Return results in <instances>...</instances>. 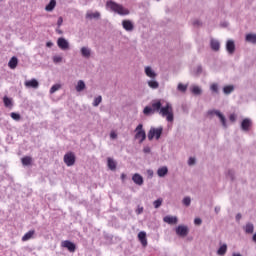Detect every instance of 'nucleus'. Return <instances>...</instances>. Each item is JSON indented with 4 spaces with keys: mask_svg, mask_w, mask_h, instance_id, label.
<instances>
[{
    "mask_svg": "<svg viewBox=\"0 0 256 256\" xmlns=\"http://www.w3.org/2000/svg\"><path fill=\"white\" fill-rule=\"evenodd\" d=\"M107 9H110L113 13H117V15H120L121 17H126L127 15L131 14V11H129L128 8H125V6L110 0L106 3Z\"/></svg>",
    "mask_w": 256,
    "mask_h": 256,
    "instance_id": "obj_1",
    "label": "nucleus"
},
{
    "mask_svg": "<svg viewBox=\"0 0 256 256\" xmlns=\"http://www.w3.org/2000/svg\"><path fill=\"white\" fill-rule=\"evenodd\" d=\"M161 117H164L168 123L175 121V113L173 112V105L169 102L165 104L160 110Z\"/></svg>",
    "mask_w": 256,
    "mask_h": 256,
    "instance_id": "obj_2",
    "label": "nucleus"
},
{
    "mask_svg": "<svg viewBox=\"0 0 256 256\" xmlns=\"http://www.w3.org/2000/svg\"><path fill=\"white\" fill-rule=\"evenodd\" d=\"M161 135H163V127L160 126L158 128L151 127L149 132H148V139L149 141H153V139L156 138L157 141L161 139Z\"/></svg>",
    "mask_w": 256,
    "mask_h": 256,
    "instance_id": "obj_3",
    "label": "nucleus"
},
{
    "mask_svg": "<svg viewBox=\"0 0 256 256\" xmlns=\"http://www.w3.org/2000/svg\"><path fill=\"white\" fill-rule=\"evenodd\" d=\"M213 115H216V117H218L220 119V122L222 124V127H224V129H227V119L225 118V116L221 113V111L219 110H208L207 112V116L208 117H213Z\"/></svg>",
    "mask_w": 256,
    "mask_h": 256,
    "instance_id": "obj_4",
    "label": "nucleus"
},
{
    "mask_svg": "<svg viewBox=\"0 0 256 256\" xmlns=\"http://www.w3.org/2000/svg\"><path fill=\"white\" fill-rule=\"evenodd\" d=\"M135 139L139 141V143H143L147 139V133H145V130L143 129V124H139L135 128Z\"/></svg>",
    "mask_w": 256,
    "mask_h": 256,
    "instance_id": "obj_5",
    "label": "nucleus"
},
{
    "mask_svg": "<svg viewBox=\"0 0 256 256\" xmlns=\"http://www.w3.org/2000/svg\"><path fill=\"white\" fill-rule=\"evenodd\" d=\"M61 247H63L64 249H68V251L70 253H75L77 246L75 245V243L69 241V240H64L61 242Z\"/></svg>",
    "mask_w": 256,
    "mask_h": 256,
    "instance_id": "obj_6",
    "label": "nucleus"
},
{
    "mask_svg": "<svg viewBox=\"0 0 256 256\" xmlns=\"http://www.w3.org/2000/svg\"><path fill=\"white\" fill-rule=\"evenodd\" d=\"M57 46L59 47V49H61L62 51H67L69 50V41H67V39L60 37L57 40Z\"/></svg>",
    "mask_w": 256,
    "mask_h": 256,
    "instance_id": "obj_7",
    "label": "nucleus"
},
{
    "mask_svg": "<svg viewBox=\"0 0 256 256\" xmlns=\"http://www.w3.org/2000/svg\"><path fill=\"white\" fill-rule=\"evenodd\" d=\"M176 233L180 237H187V235H189V228L187 226H185V225H179L176 228Z\"/></svg>",
    "mask_w": 256,
    "mask_h": 256,
    "instance_id": "obj_8",
    "label": "nucleus"
},
{
    "mask_svg": "<svg viewBox=\"0 0 256 256\" xmlns=\"http://www.w3.org/2000/svg\"><path fill=\"white\" fill-rule=\"evenodd\" d=\"M122 27L128 33H131V31H133L135 29V24H133V21H131V20H123L122 21Z\"/></svg>",
    "mask_w": 256,
    "mask_h": 256,
    "instance_id": "obj_9",
    "label": "nucleus"
},
{
    "mask_svg": "<svg viewBox=\"0 0 256 256\" xmlns=\"http://www.w3.org/2000/svg\"><path fill=\"white\" fill-rule=\"evenodd\" d=\"M189 89L192 95L199 96L203 94V89L197 84H192Z\"/></svg>",
    "mask_w": 256,
    "mask_h": 256,
    "instance_id": "obj_10",
    "label": "nucleus"
},
{
    "mask_svg": "<svg viewBox=\"0 0 256 256\" xmlns=\"http://www.w3.org/2000/svg\"><path fill=\"white\" fill-rule=\"evenodd\" d=\"M226 51L229 55H233L235 53V41L227 40Z\"/></svg>",
    "mask_w": 256,
    "mask_h": 256,
    "instance_id": "obj_11",
    "label": "nucleus"
},
{
    "mask_svg": "<svg viewBox=\"0 0 256 256\" xmlns=\"http://www.w3.org/2000/svg\"><path fill=\"white\" fill-rule=\"evenodd\" d=\"M161 109H163V104L161 103V100L152 101V111L160 114Z\"/></svg>",
    "mask_w": 256,
    "mask_h": 256,
    "instance_id": "obj_12",
    "label": "nucleus"
},
{
    "mask_svg": "<svg viewBox=\"0 0 256 256\" xmlns=\"http://www.w3.org/2000/svg\"><path fill=\"white\" fill-rule=\"evenodd\" d=\"M144 73L145 75H147L150 79H156L157 78V73L155 72V70H153V68H151L150 66H146L144 68Z\"/></svg>",
    "mask_w": 256,
    "mask_h": 256,
    "instance_id": "obj_13",
    "label": "nucleus"
},
{
    "mask_svg": "<svg viewBox=\"0 0 256 256\" xmlns=\"http://www.w3.org/2000/svg\"><path fill=\"white\" fill-rule=\"evenodd\" d=\"M25 87H28V89H38L39 88V82L36 79L28 80L24 83Z\"/></svg>",
    "mask_w": 256,
    "mask_h": 256,
    "instance_id": "obj_14",
    "label": "nucleus"
},
{
    "mask_svg": "<svg viewBox=\"0 0 256 256\" xmlns=\"http://www.w3.org/2000/svg\"><path fill=\"white\" fill-rule=\"evenodd\" d=\"M138 239L143 247H147V233L145 231L138 233Z\"/></svg>",
    "mask_w": 256,
    "mask_h": 256,
    "instance_id": "obj_15",
    "label": "nucleus"
},
{
    "mask_svg": "<svg viewBox=\"0 0 256 256\" xmlns=\"http://www.w3.org/2000/svg\"><path fill=\"white\" fill-rule=\"evenodd\" d=\"M251 123H252L251 119H249V118L242 120V122H241L242 131H245V132L249 131V129L251 128Z\"/></svg>",
    "mask_w": 256,
    "mask_h": 256,
    "instance_id": "obj_16",
    "label": "nucleus"
},
{
    "mask_svg": "<svg viewBox=\"0 0 256 256\" xmlns=\"http://www.w3.org/2000/svg\"><path fill=\"white\" fill-rule=\"evenodd\" d=\"M164 223H168V225H177V217L176 216H165L163 218Z\"/></svg>",
    "mask_w": 256,
    "mask_h": 256,
    "instance_id": "obj_17",
    "label": "nucleus"
},
{
    "mask_svg": "<svg viewBox=\"0 0 256 256\" xmlns=\"http://www.w3.org/2000/svg\"><path fill=\"white\" fill-rule=\"evenodd\" d=\"M210 47L212 51H219V49H221V43H219V40L217 39H211Z\"/></svg>",
    "mask_w": 256,
    "mask_h": 256,
    "instance_id": "obj_18",
    "label": "nucleus"
},
{
    "mask_svg": "<svg viewBox=\"0 0 256 256\" xmlns=\"http://www.w3.org/2000/svg\"><path fill=\"white\" fill-rule=\"evenodd\" d=\"M80 53L82 57H84L85 59H89V57H91V48L84 46L80 49Z\"/></svg>",
    "mask_w": 256,
    "mask_h": 256,
    "instance_id": "obj_19",
    "label": "nucleus"
},
{
    "mask_svg": "<svg viewBox=\"0 0 256 256\" xmlns=\"http://www.w3.org/2000/svg\"><path fill=\"white\" fill-rule=\"evenodd\" d=\"M55 7H57V1L50 0V2L45 6V11L51 13L55 9Z\"/></svg>",
    "mask_w": 256,
    "mask_h": 256,
    "instance_id": "obj_20",
    "label": "nucleus"
},
{
    "mask_svg": "<svg viewBox=\"0 0 256 256\" xmlns=\"http://www.w3.org/2000/svg\"><path fill=\"white\" fill-rule=\"evenodd\" d=\"M86 19H101V13L88 11L86 13Z\"/></svg>",
    "mask_w": 256,
    "mask_h": 256,
    "instance_id": "obj_21",
    "label": "nucleus"
},
{
    "mask_svg": "<svg viewBox=\"0 0 256 256\" xmlns=\"http://www.w3.org/2000/svg\"><path fill=\"white\" fill-rule=\"evenodd\" d=\"M19 64V60L17 57L13 56L10 61L8 62V67L10 69H17V65Z\"/></svg>",
    "mask_w": 256,
    "mask_h": 256,
    "instance_id": "obj_22",
    "label": "nucleus"
},
{
    "mask_svg": "<svg viewBox=\"0 0 256 256\" xmlns=\"http://www.w3.org/2000/svg\"><path fill=\"white\" fill-rule=\"evenodd\" d=\"M245 41L247 43H252L253 45H256V34L254 33H249L245 37Z\"/></svg>",
    "mask_w": 256,
    "mask_h": 256,
    "instance_id": "obj_23",
    "label": "nucleus"
},
{
    "mask_svg": "<svg viewBox=\"0 0 256 256\" xmlns=\"http://www.w3.org/2000/svg\"><path fill=\"white\" fill-rule=\"evenodd\" d=\"M132 181L136 185H143V176L139 175V174H134L133 177H132Z\"/></svg>",
    "mask_w": 256,
    "mask_h": 256,
    "instance_id": "obj_24",
    "label": "nucleus"
},
{
    "mask_svg": "<svg viewBox=\"0 0 256 256\" xmlns=\"http://www.w3.org/2000/svg\"><path fill=\"white\" fill-rule=\"evenodd\" d=\"M3 103L4 106L7 107L8 109H11L13 107V98H9L7 96L3 97Z\"/></svg>",
    "mask_w": 256,
    "mask_h": 256,
    "instance_id": "obj_25",
    "label": "nucleus"
},
{
    "mask_svg": "<svg viewBox=\"0 0 256 256\" xmlns=\"http://www.w3.org/2000/svg\"><path fill=\"white\" fill-rule=\"evenodd\" d=\"M85 87H86L85 81L79 80L77 82L75 89H76L77 93H81V91H85Z\"/></svg>",
    "mask_w": 256,
    "mask_h": 256,
    "instance_id": "obj_26",
    "label": "nucleus"
},
{
    "mask_svg": "<svg viewBox=\"0 0 256 256\" xmlns=\"http://www.w3.org/2000/svg\"><path fill=\"white\" fill-rule=\"evenodd\" d=\"M235 91V86L234 85H227L223 87V93L224 95H231Z\"/></svg>",
    "mask_w": 256,
    "mask_h": 256,
    "instance_id": "obj_27",
    "label": "nucleus"
},
{
    "mask_svg": "<svg viewBox=\"0 0 256 256\" xmlns=\"http://www.w3.org/2000/svg\"><path fill=\"white\" fill-rule=\"evenodd\" d=\"M167 173H169V169L167 168V166H163L157 170L158 177H165Z\"/></svg>",
    "mask_w": 256,
    "mask_h": 256,
    "instance_id": "obj_28",
    "label": "nucleus"
},
{
    "mask_svg": "<svg viewBox=\"0 0 256 256\" xmlns=\"http://www.w3.org/2000/svg\"><path fill=\"white\" fill-rule=\"evenodd\" d=\"M147 85L150 89H159V82L155 79L148 80Z\"/></svg>",
    "mask_w": 256,
    "mask_h": 256,
    "instance_id": "obj_29",
    "label": "nucleus"
},
{
    "mask_svg": "<svg viewBox=\"0 0 256 256\" xmlns=\"http://www.w3.org/2000/svg\"><path fill=\"white\" fill-rule=\"evenodd\" d=\"M33 235H35V230L28 231L23 237L22 241H29V239H33Z\"/></svg>",
    "mask_w": 256,
    "mask_h": 256,
    "instance_id": "obj_30",
    "label": "nucleus"
},
{
    "mask_svg": "<svg viewBox=\"0 0 256 256\" xmlns=\"http://www.w3.org/2000/svg\"><path fill=\"white\" fill-rule=\"evenodd\" d=\"M254 230H255V227L253 226L252 223H247L246 226L244 227V231H245V233H247L248 235H251Z\"/></svg>",
    "mask_w": 256,
    "mask_h": 256,
    "instance_id": "obj_31",
    "label": "nucleus"
},
{
    "mask_svg": "<svg viewBox=\"0 0 256 256\" xmlns=\"http://www.w3.org/2000/svg\"><path fill=\"white\" fill-rule=\"evenodd\" d=\"M188 87H189V84L179 83L177 86V89H178V91H180V93H186Z\"/></svg>",
    "mask_w": 256,
    "mask_h": 256,
    "instance_id": "obj_32",
    "label": "nucleus"
},
{
    "mask_svg": "<svg viewBox=\"0 0 256 256\" xmlns=\"http://www.w3.org/2000/svg\"><path fill=\"white\" fill-rule=\"evenodd\" d=\"M64 161H75V154L73 152H68L64 155Z\"/></svg>",
    "mask_w": 256,
    "mask_h": 256,
    "instance_id": "obj_33",
    "label": "nucleus"
},
{
    "mask_svg": "<svg viewBox=\"0 0 256 256\" xmlns=\"http://www.w3.org/2000/svg\"><path fill=\"white\" fill-rule=\"evenodd\" d=\"M210 91H211L212 93H215L216 95L219 94V84H217V83H212V84L210 85Z\"/></svg>",
    "mask_w": 256,
    "mask_h": 256,
    "instance_id": "obj_34",
    "label": "nucleus"
},
{
    "mask_svg": "<svg viewBox=\"0 0 256 256\" xmlns=\"http://www.w3.org/2000/svg\"><path fill=\"white\" fill-rule=\"evenodd\" d=\"M218 255H225L227 253V244H223L217 251Z\"/></svg>",
    "mask_w": 256,
    "mask_h": 256,
    "instance_id": "obj_35",
    "label": "nucleus"
},
{
    "mask_svg": "<svg viewBox=\"0 0 256 256\" xmlns=\"http://www.w3.org/2000/svg\"><path fill=\"white\" fill-rule=\"evenodd\" d=\"M101 101H103V98L101 96L94 98V101L92 104L93 107H99V104L101 103Z\"/></svg>",
    "mask_w": 256,
    "mask_h": 256,
    "instance_id": "obj_36",
    "label": "nucleus"
},
{
    "mask_svg": "<svg viewBox=\"0 0 256 256\" xmlns=\"http://www.w3.org/2000/svg\"><path fill=\"white\" fill-rule=\"evenodd\" d=\"M155 209H159L161 205H163V198H158L156 201L153 202Z\"/></svg>",
    "mask_w": 256,
    "mask_h": 256,
    "instance_id": "obj_37",
    "label": "nucleus"
},
{
    "mask_svg": "<svg viewBox=\"0 0 256 256\" xmlns=\"http://www.w3.org/2000/svg\"><path fill=\"white\" fill-rule=\"evenodd\" d=\"M61 89L60 84H55L50 88V94L53 95V93H56V91H59Z\"/></svg>",
    "mask_w": 256,
    "mask_h": 256,
    "instance_id": "obj_38",
    "label": "nucleus"
},
{
    "mask_svg": "<svg viewBox=\"0 0 256 256\" xmlns=\"http://www.w3.org/2000/svg\"><path fill=\"white\" fill-rule=\"evenodd\" d=\"M108 168L110 171H115V169H117V164L115 161H108Z\"/></svg>",
    "mask_w": 256,
    "mask_h": 256,
    "instance_id": "obj_39",
    "label": "nucleus"
},
{
    "mask_svg": "<svg viewBox=\"0 0 256 256\" xmlns=\"http://www.w3.org/2000/svg\"><path fill=\"white\" fill-rule=\"evenodd\" d=\"M10 117L14 120V121H20L21 120V115L19 113H15V112H12L10 114Z\"/></svg>",
    "mask_w": 256,
    "mask_h": 256,
    "instance_id": "obj_40",
    "label": "nucleus"
},
{
    "mask_svg": "<svg viewBox=\"0 0 256 256\" xmlns=\"http://www.w3.org/2000/svg\"><path fill=\"white\" fill-rule=\"evenodd\" d=\"M153 111V108L146 106L143 110L144 115H151V112Z\"/></svg>",
    "mask_w": 256,
    "mask_h": 256,
    "instance_id": "obj_41",
    "label": "nucleus"
},
{
    "mask_svg": "<svg viewBox=\"0 0 256 256\" xmlns=\"http://www.w3.org/2000/svg\"><path fill=\"white\" fill-rule=\"evenodd\" d=\"M183 204L186 206V207H189L191 205V198L189 197H185L183 199Z\"/></svg>",
    "mask_w": 256,
    "mask_h": 256,
    "instance_id": "obj_42",
    "label": "nucleus"
},
{
    "mask_svg": "<svg viewBox=\"0 0 256 256\" xmlns=\"http://www.w3.org/2000/svg\"><path fill=\"white\" fill-rule=\"evenodd\" d=\"M53 61H54V63H61V61H63V57H61V56H54L53 57Z\"/></svg>",
    "mask_w": 256,
    "mask_h": 256,
    "instance_id": "obj_43",
    "label": "nucleus"
},
{
    "mask_svg": "<svg viewBox=\"0 0 256 256\" xmlns=\"http://www.w3.org/2000/svg\"><path fill=\"white\" fill-rule=\"evenodd\" d=\"M201 73H203V68L201 66H197L196 75H201Z\"/></svg>",
    "mask_w": 256,
    "mask_h": 256,
    "instance_id": "obj_44",
    "label": "nucleus"
},
{
    "mask_svg": "<svg viewBox=\"0 0 256 256\" xmlns=\"http://www.w3.org/2000/svg\"><path fill=\"white\" fill-rule=\"evenodd\" d=\"M61 25H63V17H59L57 21V26L61 27Z\"/></svg>",
    "mask_w": 256,
    "mask_h": 256,
    "instance_id": "obj_45",
    "label": "nucleus"
},
{
    "mask_svg": "<svg viewBox=\"0 0 256 256\" xmlns=\"http://www.w3.org/2000/svg\"><path fill=\"white\" fill-rule=\"evenodd\" d=\"M194 223H195V225H201V223H203V221L201 220V218H195Z\"/></svg>",
    "mask_w": 256,
    "mask_h": 256,
    "instance_id": "obj_46",
    "label": "nucleus"
},
{
    "mask_svg": "<svg viewBox=\"0 0 256 256\" xmlns=\"http://www.w3.org/2000/svg\"><path fill=\"white\" fill-rule=\"evenodd\" d=\"M143 151H144V153H151V147L145 146Z\"/></svg>",
    "mask_w": 256,
    "mask_h": 256,
    "instance_id": "obj_47",
    "label": "nucleus"
},
{
    "mask_svg": "<svg viewBox=\"0 0 256 256\" xmlns=\"http://www.w3.org/2000/svg\"><path fill=\"white\" fill-rule=\"evenodd\" d=\"M65 163L67 167H72V165H75V161H66Z\"/></svg>",
    "mask_w": 256,
    "mask_h": 256,
    "instance_id": "obj_48",
    "label": "nucleus"
},
{
    "mask_svg": "<svg viewBox=\"0 0 256 256\" xmlns=\"http://www.w3.org/2000/svg\"><path fill=\"white\" fill-rule=\"evenodd\" d=\"M136 213L137 215H141V213H143V207H138Z\"/></svg>",
    "mask_w": 256,
    "mask_h": 256,
    "instance_id": "obj_49",
    "label": "nucleus"
},
{
    "mask_svg": "<svg viewBox=\"0 0 256 256\" xmlns=\"http://www.w3.org/2000/svg\"><path fill=\"white\" fill-rule=\"evenodd\" d=\"M230 121H236L237 119V116L235 114H231L230 117H229Z\"/></svg>",
    "mask_w": 256,
    "mask_h": 256,
    "instance_id": "obj_50",
    "label": "nucleus"
},
{
    "mask_svg": "<svg viewBox=\"0 0 256 256\" xmlns=\"http://www.w3.org/2000/svg\"><path fill=\"white\" fill-rule=\"evenodd\" d=\"M22 165H23V167H27V166L31 165V161H22Z\"/></svg>",
    "mask_w": 256,
    "mask_h": 256,
    "instance_id": "obj_51",
    "label": "nucleus"
},
{
    "mask_svg": "<svg viewBox=\"0 0 256 256\" xmlns=\"http://www.w3.org/2000/svg\"><path fill=\"white\" fill-rule=\"evenodd\" d=\"M33 158H31L30 156H26L24 158L21 159V161H32Z\"/></svg>",
    "mask_w": 256,
    "mask_h": 256,
    "instance_id": "obj_52",
    "label": "nucleus"
},
{
    "mask_svg": "<svg viewBox=\"0 0 256 256\" xmlns=\"http://www.w3.org/2000/svg\"><path fill=\"white\" fill-rule=\"evenodd\" d=\"M110 137H111L112 139H115V138L117 137V133L111 132V133H110Z\"/></svg>",
    "mask_w": 256,
    "mask_h": 256,
    "instance_id": "obj_53",
    "label": "nucleus"
},
{
    "mask_svg": "<svg viewBox=\"0 0 256 256\" xmlns=\"http://www.w3.org/2000/svg\"><path fill=\"white\" fill-rule=\"evenodd\" d=\"M46 47L51 48L53 47V42L49 41L46 43Z\"/></svg>",
    "mask_w": 256,
    "mask_h": 256,
    "instance_id": "obj_54",
    "label": "nucleus"
},
{
    "mask_svg": "<svg viewBox=\"0 0 256 256\" xmlns=\"http://www.w3.org/2000/svg\"><path fill=\"white\" fill-rule=\"evenodd\" d=\"M215 213H219V211H221V207L219 206H216L215 209H214Z\"/></svg>",
    "mask_w": 256,
    "mask_h": 256,
    "instance_id": "obj_55",
    "label": "nucleus"
},
{
    "mask_svg": "<svg viewBox=\"0 0 256 256\" xmlns=\"http://www.w3.org/2000/svg\"><path fill=\"white\" fill-rule=\"evenodd\" d=\"M194 25H196V26L201 25V21H199V20H195V21H194Z\"/></svg>",
    "mask_w": 256,
    "mask_h": 256,
    "instance_id": "obj_56",
    "label": "nucleus"
},
{
    "mask_svg": "<svg viewBox=\"0 0 256 256\" xmlns=\"http://www.w3.org/2000/svg\"><path fill=\"white\" fill-rule=\"evenodd\" d=\"M236 220L241 221V214L236 215Z\"/></svg>",
    "mask_w": 256,
    "mask_h": 256,
    "instance_id": "obj_57",
    "label": "nucleus"
},
{
    "mask_svg": "<svg viewBox=\"0 0 256 256\" xmlns=\"http://www.w3.org/2000/svg\"><path fill=\"white\" fill-rule=\"evenodd\" d=\"M188 165L191 167V166H193V165H195V161H189L188 162Z\"/></svg>",
    "mask_w": 256,
    "mask_h": 256,
    "instance_id": "obj_58",
    "label": "nucleus"
},
{
    "mask_svg": "<svg viewBox=\"0 0 256 256\" xmlns=\"http://www.w3.org/2000/svg\"><path fill=\"white\" fill-rule=\"evenodd\" d=\"M253 241L256 243V233L253 235Z\"/></svg>",
    "mask_w": 256,
    "mask_h": 256,
    "instance_id": "obj_59",
    "label": "nucleus"
},
{
    "mask_svg": "<svg viewBox=\"0 0 256 256\" xmlns=\"http://www.w3.org/2000/svg\"><path fill=\"white\" fill-rule=\"evenodd\" d=\"M56 31H57V33H59V35H61L63 33V31H61L59 29H57Z\"/></svg>",
    "mask_w": 256,
    "mask_h": 256,
    "instance_id": "obj_60",
    "label": "nucleus"
},
{
    "mask_svg": "<svg viewBox=\"0 0 256 256\" xmlns=\"http://www.w3.org/2000/svg\"><path fill=\"white\" fill-rule=\"evenodd\" d=\"M232 256H242V255L239 253H234Z\"/></svg>",
    "mask_w": 256,
    "mask_h": 256,
    "instance_id": "obj_61",
    "label": "nucleus"
},
{
    "mask_svg": "<svg viewBox=\"0 0 256 256\" xmlns=\"http://www.w3.org/2000/svg\"><path fill=\"white\" fill-rule=\"evenodd\" d=\"M189 161H195V158L190 157V158H189Z\"/></svg>",
    "mask_w": 256,
    "mask_h": 256,
    "instance_id": "obj_62",
    "label": "nucleus"
},
{
    "mask_svg": "<svg viewBox=\"0 0 256 256\" xmlns=\"http://www.w3.org/2000/svg\"><path fill=\"white\" fill-rule=\"evenodd\" d=\"M121 178L124 179V178H125V174H122V175H121Z\"/></svg>",
    "mask_w": 256,
    "mask_h": 256,
    "instance_id": "obj_63",
    "label": "nucleus"
},
{
    "mask_svg": "<svg viewBox=\"0 0 256 256\" xmlns=\"http://www.w3.org/2000/svg\"><path fill=\"white\" fill-rule=\"evenodd\" d=\"M108 161H113V159H111V158H108Z\"/></svg>",
    "mask_w": 256,
    "mask_h": 256,
    "instance_id": "obj_64",
    "label": "nucleus"
}]
</instances>
